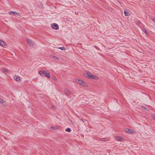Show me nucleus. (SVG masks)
Here are the masks:
<instances>
[{"label": "nucleus", "instance_id": "f257e3e1", "mask_svg": "<svg viewBox=\"0 0 155 155\" xmlns=\"http://www.w3.org/2000/svg\"><path fill=\"white\" fill-rule=\"evenodd\" d=\"M39 73L42 77L45 76L48 78H50L49 73L48 71H41L39 72Z\"/></svg>", "mask_w": 155, "mask_h": 155}, {"label": "nucleus", "instance_id": "f03ea898", "mask_svg": "<svg viewBox=\"0 0 155 155\" xmlns=\"http://www.w3.org/2000/svg\"><path fill=\"white\" fill-rule=\"evenodd\" d=\"M8 14L11 15H14L18 18H19L21 16L18 13L15 11L9 12H8Z\"/></svg>", "mask_w": 155, "mask_h": 155}, {"label": "nucleus", "instance_id": "7ed1b4c3", "mask_svg": "<svg viewBox=\"0 0 155 155\" xmlns=\"http://www.w3.org/2000/svg\"><path fill=\"white\" fill-rule=\"evenodd\" d=\"M84 76L87 77L88 78L91 79L92 78L91 76L92 75L91 73L89 71H85L84 73Z\"/></svg>", "mask_w": 155, "mask_h": 155}, {"label": "nucleus", "instance_id": "20e7f679", "mask_svg": "<svg viewBox=\"0 0 155 155\" xmlns=\"http://www.w3.org/2000/svg\"><path fill=\"white\" fill-rule=\"evenodd\" d=\"M76 81L82 86L84 87L86 86V83L82 80L81 79H77Z\"/></svg>", "mask_w": 155, "mask_h": 155}, {"label": "nucleus", "instance_id": "39448f33", "mask_svg": "<svg viewBox=\"0 0 155 155\" xmlns=\"http://www.w3.org/2000/svg\"><path fill=\"white\" fill-rule=\"evenodd\" d=\"M27 42L30 46L31 47H34L35 45V43L33 41L30 39L27 40Z\"/></svg>", "mask_w": 155, "mask_h": 155}, {"label": "nucleus", "instance_id": "423d86ee", "mask_svg": "<svg viewBox=\"0 0 155 155\" xmlns=\"http://www.w3.org/2000/svg\"><path fill=\"white\" fill-rule=\"evenodd\" d=\"M51 28L54 30H58V24L55 23H53L51 25Z\"/></svg>", "mask_w": 155, "mask_h": 155}, {"label": "nucleus", "instance_id": "0eeeda50", "mask_svg": "<svg viewBox=\"0 0 155 155\" xmlns=\"http://www.w3.org/2000/svg\"><path fill=\"white\" fill-rule=\"evenodd\" d=\"M116 140L118 141H123L124 140V139L122 137H116Z\"/></svg>", "mask_w": 155, "mask_h": 155}, {"label": "nucleus", "instance_id": "6e6552de", "mask_svg": "<svg viewBox=\"0 0 155 155\" xmlns=\"http://www.w3.org/2000/svg\"><path fill=\"white\" fill-rule=\"evenodd\" d=\"M0 45L2 47H5V46L6 45V43L3 41L0 40Z\"/></svg>", "mask_w": 155, "mask_h": 155}, {"label": "nucleus", "instance_id": "1a4fd4ad", "mask_svg": "<svg viewBox=\"0 0 155 155\" xmlns=\"http://www.w3.org/2000/svg\"><path fill=\"white\" fill-rule=\"evenodd\" d=\"M14 79L16 81H18L20 80V78L16 76H15L14 77Z\"/></svg>", "mask_w": 155, "mask_h": 155}, {"label": "nucleus", "instance_id": "9d476101", "mask_svg": "<svg viewBox=\"0 0 155 155\" xmlns=\"http://www.w3.org/2000/svg\"><path fill=\"white\" fill-rule=\"evenodd\" d=\"M64 90L66 94L67 95H70V91L68 89L65 88Z\"/></svg>", "mask_w": 155, "mask_h": 155}, {"label": "nucleus", "instance_id": "9b49d317", "mask_svg": "<svg viewBox=\"0 0 155 155\" xmlns=\"http://www.w3.org/2000/svg\"><path fill=\"white\" fill-rule=\"evenodd\" d=\"M91 77H92V78H91V79H98V77L97 76L95 75H94L93 76V75H92Z\"/></svg>", "mask_w": 155, "mask_h": 155}, {"label": "nucleus", "instance_id": "f8f14e48", "mask_svg": "<svg viewBox=\"0 0 155 155\" xmlns=\"http://www.w3.org/2000/svg\"><path fill=\"white\" fill-rule=\"evenodd\" d=\"M127 132L129 133H130V134H132L133 133V131L131 130H130V129H128V130H126V131Z\"/></svg>", "mask_w": 155, "mask_h": 155}, {"label": "nucleus", "instance_id": "ddd939ff", "mask_svg": "<svg viewBox=\"0 0 155 155\" xmlns=\"http://www.w3.org/2000/svg\"><path fill=\"white\" fill-rule=\"evenodd\" d=\"M65 131L67 132H70L71 131V130L70 128H68L65 129Z\"/></svg>", "mask_w": 155, "mask_h": 155}, {"label": "nucleus", "instance_id": "4468645a", "mask_svg": "<svg viewBox=\"0 0 155 155\" xmlns=\"http://www.w3.org/2000/svg\"><path fill=\"white\" fill-rule=\"evenodd\" d=\"M124 13L126 16H128L129 15V13L126 11H124Z\"/></svg>", "mask_w": 155, "mask_h": 155}, {"label": "nucleus", "instance_id": "2eb2a0df", "mask_svg": "<svg viewBox=\"0 0 155 155\" xmlns=\"http://www.w3.org/2000/svg\"><path fill=\"white\" fill-rule=\"evenodd\" d=\"M4 101L2 99H0V103L2 104H4Z\"/></svg>", "mask_w": 155, "mask_h": 155}, {"label": "nucleus", "instance_id": "dca6fc26", "mask_svg": "<svg viewBox=\"0 0 155 155\" xmlns=\"http://www.w3.org/2000/svg\"><path fill=\"white\" fill-rule=\"evenodd\" d=\"M59 48V49H60L62 50H64L65 49V48L64 47H60Z\"/></svg>", "mask_w": 155, "mask_h": 155}, {"label": "nucleus", "instance_id": "f3484780", "mask_svg": "<svg viewBox=\"0 0 155 155\" xmlns=\"http://www.w3.org/2000/svg\"><path fill=\"white\" fill-rule=\"evenodd\" d=\"M52 79L54 81H56L57 80L56 78L55 77L53 76L52 77Z\"/></svg>", "mask_w": 155, "mask_h": 155}, {"label": "nucleus", "instance_id": "a211bd4d", "mask_svg": "<svg viewBox=\"0 0 155 155\" xmlns=\"http://www.w3.org/2000/svg\"><path fill=\"white\" fill-rule=\"evenodd\" d=\"M53 57L55 59L58 60V58L56 56H54Z\"/></svg>", "mask_w": 155, "mask_h": 155}, {"label": "nucleus", "instance_id": "6ab92c4d", "mask_svg": "<svg viewBox=\"0 0 155 155\" xmlns=\"http://www.w3.org/2000/svg\"><path fill=\"white\" fill-rule=\"evenodd\" d=\"M3 70H4V72L5 73H6V72H7L8 71V70H6V69H3Z\"/></svg>", "mask_w": 155, "mask_h": 155}, {"label": "nucleus", "instance_id": "aec40b11", "mask_svg": "<svg viewBox=\"0 0 155 155\" xmlns=\"http://www.w3.org/2000/svg\"><path fill=\"white\" fill-rule=\"evenodd\" d=\"M143 31L145 33H146V34H148L147 32V31L146 30H143Z\"/></svg>", "mask_w": 155, "mask_h": 155}, {"label": "nucleus", "instance_id": "412c9836", "mask_svg": "<svg viewBox=\"0 0 155 155\" xmlns=\"http://www.w3.org/2000/svg\"><path fill=\"white\" fill-rule=\"evenodd\" d=\"M152 118L155 120V115H153L152 116Z\"/></svg>", "mask_w": 155, "mask_h": 155}, {"label": "nucleus", "instance_id": "4be33fe9", "mask_svg": "<svg viewBox=\"0 0 155 155\" xmlns=\"http://www.w3.org/2000/svg\"><path fill=\"white\" fill-rule=\"evenodd\" d=\"M142 109H146L145 107L144 106H142Z\"/></svg>", "mask_w": 155, "mask_h": 155}, {"label": "nucleus", "instance_id": "5701e85b", "mask_svg": "<svg viewBox=\"0 0 155 155\" xmlns=\"http://www.w3.org/2000/svg\"><path fill=\"white\" fill-rule=\"evenodd\" d=\"M51 128L53 130H54L55 129L54 127H51Z\"/></svg>", "mask_w": 155, "mask_h": 155}, {"label": "nucleus", "instance_id": "b1692460", "mask_svg": "<svg viewBox=\"0 0 155 155\" xmlns=\"http://www.w3.org/2000/svg\"><path fill=\"white\" fill-rule=\"evenodd\" d=\"M152 19H153V21L155 22V18H153Z\"/></svg>", "mask_w": 155, "mask_h": 155}, {"label": "nucleus", "instance_id": "393cba45", "mask_svg": "<svg viewBox=\"0 0 155 155\" xmlns=\"http://www.w3.org/2000/svg\"><path fill=\"white\" fill-rule=\"evenodd\" d=\"M54 107H54V106H53V107H53V108H54Z\"/></svg>", "mask_w": 155, "mask_h": 155}]
</instances>
